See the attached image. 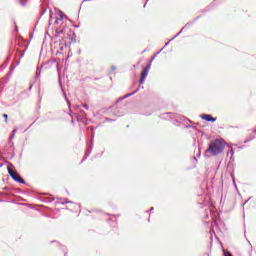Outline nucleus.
I'll use <instances>...</instances> for the list:
<instances>
[{"label": "nucleus", "mask_w": 256, "mask_h": 256, "mask_svg": "<svg viewBox=\"0 0 256 256\" xmlns=\"http://www.w3.org/2000/svg\"><path fill=\"white\" fill-rule=\"evenodd\" d=\"M225 145H227V143L223 138L212 140L205 152V155L210 154L212 157H217V155H221V153L225 151Z\"/></svg>", "instance_id": "1"}, {"label": "nucleus", "mask_w": 256, "mask_h": 256, "mask_svg": "<svg viewBox=\"0 0 256 256\" xmlns=\"http://www.w3.org/2000/svg\"><path fill=\"white\" fill-rule=\"evenodd\" d=\"M8 173H9L10 177H12V179L14 181H16L17 183L25 184V180H23V178H21V176H19V174H17V172L13 171V169L8 168Z\"/></svg>", "instance_id": "2"}, {"label": "nucleus", "mask_w": 256, "mask_h": 256, "mask_svg": "<svg viewBox=\"0 0 256 256\" xmlns=\"http://www.w3.org/2000/svg\"><path fill=\"white\" fill-rule=\"evenodd\" d=\"M149 69H151V64L146 66L141 72L140 83H145V79L147 78V75H149Z\"/></svg>", "instance_id": "3"}, {"label": "nucleus", "mask_w": 256, "mask_h": 256, "mask_svg": "<svg viewBox=\"0 0 256 256\" xmlns=\"http://www.w3.org/2000/svg\"><path fill=\"white\" fill-rule=\"evenodd\" d=\"M66 18L65 15H63V12H59L58 16L56 17L55 24L59 25L60 23H63V19Z\"/></svg>", "instance_id": "4"}, {"label": "nucleus", "mask_w": 256, "mask_h": 256, "mask_svg": "<svg viewBox=\"0 0 256 256\" xmlns=\"http://www.w3.org/2000/svg\"><path fill=\"white\" fill-rule=\"evenodd\" d=\"M201 118L204 119V121H211L212 123H215V121H217V118H213L209 114H203Z\"/></svg>", "instance_id": "5"}, {"label": "nucleus", "mask_w": 256, "mask_h": 256, "mask_svg": "<svg viewBox=\"0 0 256 256\" xmlns=\"http://www.w3.org/2000/svg\"><path fill=\"white\" fill-rule=\"evenodd\" d=\"M138 91H139V89L133 91L132 93L126 94L125 96L120 98L119 101H123V99H127V97H131L132 95H135V93H137Z\"/></svg>", "instance_id": "6"}, {"label": "nucleus", "mask_w": 256, "mask_h": 256, "mask_svg": "<svg viewBox=\"0 0 256 256\" xmlns=\"http://www.w3.org/2000/svg\"><path fill=\"white\" fill-rule=\"evenodd\" d=\"M15 133H17V129L13 130L12 135L10 136V139H13L15 137Z\"/></svg>", "instance_id": "7"}, {"label": "nucleus", "mask_w": 256, "mask_h": 256, "mask_svg": "<svg viewBox=\"0 0 256 256\" xmlns=\"http://www.w3.org/2000/svg\"><path fill=\"white\" fill-rule=\"evenodd\" d=\"M227 155H231V157H233V155H235V152L233 151V149H231V150L227 153Z\"/></svg>", "instance_id": "8"}, {"label": "nucleus", "mask_w": 256, "mask_h": 256, "mask_svg": "<svg viewBox=\"0 0 256 256\" xmlns=\"http://www.w3.org/2000/svg\"><path fill=\"white\" fill-rule=\"evenodd\" d=\"M3 117L5 119V122L7 123V119H9V116L7 114H3Z\"/></svg>", "instance_id": "9"}, {"label": "nucleus", "mask_w": 256, "mask_h": 256, "mask_svg": "<svg viewBox=\"0 0 256 256\" xmlns=\"http://www.w3.org/2000/svg\"><path fill=\"white\" fill-rule=\"evenodd\" d=\"M84 109L89 110V106L87 104L83 105Z\"/></svg>", "instance_id": "10"}, {"label": "nucleus", "mask_w": 256, "mask_h": 256, "mask_svg": "<svg viewBox=\"0 0 256 256\" xmlns=\"http://www.w3.org/2000/svg\"><path fill=\"white\" fill-rule=\"evenodd\" d=\"M60 33H65V29H61V30H60Z\"/></svg>", "instance_id": "11"}, {"label": "nucleus", "mask_w": 256, "mask_h": 256, "mask_svg": "<svg viewBox=\"0 0 256 256\" xmlns=\"http://www.w3.org/2000/svg\"><path fill=\"white\" fill-rule=\"evenodd\" d=\"M75 109H79V106H75Z\"/></svg>", "instance_id": "12"}, {"label": "nucleus", "mask_w": 256, "mask_h": 256, "mask_svg": "<svg viewBox=\"0 0 256 256\" xmlns=\"http://www.w3.org/2000/svg\"><path fill=\"white\" fill-rule=\"evenodd\" d=\"M151 211H153V207L151 208Z\"/></svg>", "instance_id": "13"}]
</instances>
